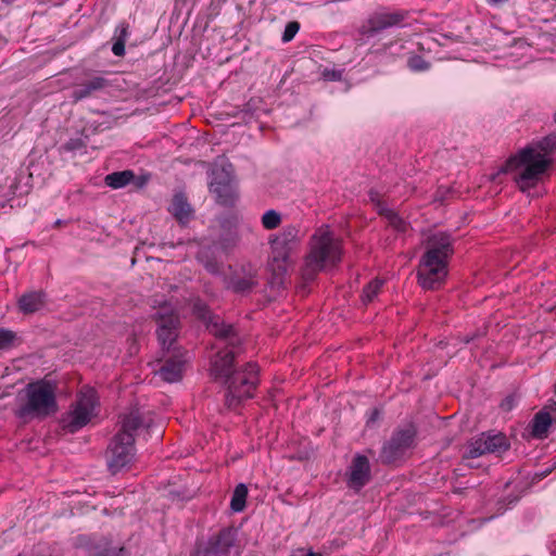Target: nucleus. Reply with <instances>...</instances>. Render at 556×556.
Segmentation results:
<instances>
[{
  "label": "nucleus",
  "instance_id": "1",
  "mask_svg": "<svg viewBox=\"0 0 556 556\" xmlns=\"http://www.w3.org/2000/svg\"><path fill=\"white\" fill-rule=\"evenodd\" d=\"M556 149V137L547 136L533 142L511 156L496 173L490 176L492 181L506 173L514 174V180L525 191L534 187L551 165V154Z\"/></svg>",
  "mask_w": 556,
  "mask_h": 556
},
{
  "label": "nucleus",
  "instance_id": "2",
  "mask_svg": "<svg viewBox=\"0 0 556 556\" xmlns=\"http://www.w3.org/2000/svg\"><path fill=\"white\" fill-rule=\"evenodd\" d=\"M233 351H224L216 354L212 362L211 372L216 379H224L228 386L226 404L236 407L241 400L253 396L258 383V368L254 363L247 364L241 371L232 370Z\"/></svg>",
  "mask_w": 556,
  "mask_h": 556
},
{
  "label": "nucleus",
  "instance_id": "3",
  "mask_svg": "<svg viewBox=\"0 0 556 556\" xmlns=\"http://www.w3.org/2000/svg\"><path fill=\"white\" fill-rule=\"evenodd\" d=\"M453 240L447 232H435L426 241V252L418 268L419 285L427 290L439 288L447 276V264L453 255Z\"/></svg>",
  "mask_w": 556,
  "mask_h": 556
},
{
  "label": "nucleus",
  "instance_id": "4",
  "mask_svg": "<svg viewBox=\"0 0 556 556\" xmlns=\"http://www.w3.org/2000/svg\"><path fill=\"white\" fill-rule=\"evenodd\" d=\"M309 250L301 274L304 280H313L320 271L334 267L342 258V242L328 225L318 227L309 239Z\"/></svg>",
  "mask_w": 556,
  "mask_h": 556
},
{
  "label": "nucleus",
  "instance_id": "5",
  "mask_svg": "<svg viewBox=\"0 0 556 556\" xmlns=\"http://www.w3.org/2000/svg\"><path fill=\"white\" fill-rule=\"evenodd\" d=\"M56 386L54 382L41 379L30 382L24 390V397L16 409V416L24 420L41 419L58 409Z\"/></svg>",
  "mask_w": 556,
  "mask_h": 556
},
{
  "label": "nucleus",
  "instance_id": "6",
  "mask_svg": "<svg viewBox=\"0 0 556 556\" xmlns=\"http://www.w3.org/2000/svg\"><path fill=\"white\" fill-rule=\"evenodd\" d=\"M141 426L138 412L124 416L121 431L113 438L106 452L109 470L115 475L127 467L135 457V432Z\"/></svg>",
  "mask_w": 556,
  "mask_h": 556
},
{
  "label": "nucleus",
  "instance_id": "7",
  "mask_svg": "<svg viewBox=\"0 0 556 556\" xmlns=\"http://www.w3.org/2000/svg\"><path fill=\"white\" fill-rule=\"evenodd\" d=\"M98 407L99 399L94 389L90 387L81 388L76 401L61 419L63 429L70 433L77 432L97 417Z\"/></svg>",
  "mask_w": 556,
  "mask_h": 556
},
{
  "label": "nucleus",
  "instance_id": "8",
  "mask_svg": "<svg viewBox=\"0 0 556 556\" xmlns=\"http://www.w3.org/2000/svg\"><path fill=\"white\" fill-rule=\"evenodd\" d=\"M302 235L296 225H287L279 232L269 236L271 262L275 270L286 273L291 264V255L301 243Z\"/></svg>",
  "mask_w": 556,
  "mask_h": 556
},
{
  "label": "nucleus",
  "instance_id": "9",
  "mask_svg": "<svg viewBox=\"0 0 556 556\" xmlns=\"http://www.w3.org/2000/svg\"><path fill=\"white\" fill-rule=\"evenodd\" d=\"M415 430L409 427L396 431L381 451L380 459L384 464H395L401 460L406 452L413 446Z\"/></svg>",
  "mask_w": 556,
  "mask_h": 556
},
{
  "label": "nucleus",
  "instance_id": "10",
  "mask_svg": "<svg viewBox=\"0 0 556 556\" xmlns=\"http://www.w3.org/2000/svg\"><path fill=\"white\" fill-rule=\"evenodd\" d=\"M157 339L163 350L169 351L177 338L178 316L172 304L165 303L155 314Z\"/></svg>",
  "mask_w": 556,
  "mask_h": 556
},
{
  "label": "nucleus",
  "instance_id": "11",
  "mask_svg": "<svg viewBox=\"0 0 556 556\" xmlns=\"http://www.w3.org/2000/svg\"><path fill=\"white\" fill-rule=\"evenodd\" d=\"M506 437L502 433L488 434L482 433L469 442L465 458H477L485 454L502 453L508 448Z\"/></svg>",
  "mask_w": 556,
  "mask_h": 556
},
{
  "label": "nucleus",
  "instance_id": "12",
  "mask_svg": "<svg viewBox=\"0 0 556 556\" xmlns=\"http://www.w3.org/2000/svg\"><path fill=\"white\" fill-rule=\"evenodd\" d=\"M193 313L206 323V327L211 333L220 339H228L230 344H233L237 339L233 336V328L231 325L224 324L218 317L211 315V312L205 303L197 300L193 303Z\"/></svg>",
  "mask_w": 556,
  "mask_h": 556
},
{
  "label": "nucleus",
  "instance_id": "13",
  "mask_svg": "<svg viewBox=\"0 0 556 556\" xmlns=\"http://www.w3.org/2000/svg\"><path fill=\"white\" fill-rule=\"evenodd\" d=\"M188 362L189 356L186 351L174 349L173 354L164 361L156 374L166 382H177L182 378Z\"/></svg>",
  "mask_w": 556,
  "mask_h": 556
},
{
  "label": "nucleus",
  "instance_id": "14",
  "mask_svg": "<svg viewBox=\"0 0 556 556\" xmlns=\"http://www.w3.org/2000/svg\"><path fill=\"white\" fill-rule=\"evenodd\" d=\"M346 483L350 489L359 491L370 480V464L366 456L355 455L346 471Z\"/></svg>",
  "mask_w": 556,
  "mask_h": 556
},
{
  "label": "nucleus",
  "instance_id": "15",
  "mask_svg": "<svg viewBox=\"0 0 556 556\" xmlns=\"http://www.w3.org/2000/svg\"><path fill=\"white\" fill-rule=\"evenodd\" d=\"M211 190L216 193L223 203L230 191V182L232 179V165L223 162L219 166L216 164L212 170Z\"/></svg>",
  "mask_w": 556,
  "mask_h": 556
},
{
  "label": "nucleus",
  "instance_id": "16",
  "mask_svg": "<svg viewBox=\"0 0 556 556\" xmlns=\"http://www.w3.org/2000/svg\"><path fill=\"white\" fill-rule=\"evenodd\" d=\"M371 202L375 203V207L379 215L383 216L388 222L389 226L397 232H405L408 228V224L397 215L396 212L387 207L380 200L379 194L375 191L369 193Z\"/></svg>",
  "mask_w": 556,
  "mask_h": 556
},
{
  "label": "nucleus",
  "instance_id": "17",
  "mask_svg": "<svg viewBox=\"0 0 556 556\" xmlns=\"http://www.w3.org/2000/svg\"><path fill=\"white\" fill-rule=\"evenodd\" d=\"M108 87V81L103 77L96 76L85 83L78 85L71 93L74 102L81 101L93 96L96 92Z\"/></svg>",
  "mask_w": 556,
  "mask_h": 556
},
{
  "label": "nucleus",
  "instance_id": "18",
  "mask_svg": "<svg viewBox=\"0 0 556 556\" xmlns=\"http://www.w3.org/2000/svg\"><path fill=\"white\" fill-rule=\"evenodd\" d=\"M403 21V15L397 12L376 13L368 20V33L374 34L399 25Z\"/></svg>",
  "mask_w": 556,
  "mask_h": 556
},
{
  "label": "nucleus",
  "instance_id": "19",
  "mask_svg": "<svg viewBox=\"0 0 556 556\" xmlns=\"http://www.w3.org/2000/svg\"><path fill=\"white\" fill-rule=\"evenodd\" d=\"M172 215L182 225L189 223L193 217V210L184 193H176L169 205Z\"/></svg>",
  "mask_w": 556,
  "mask_h": 556
},
{
  "label": "nucleus",
  "instance_id": "20",
  "mask_svg": "<svg viewBox=\"0 0 556 556\" xmlns=\"http://www.w3.org/2000/svg\"><path fill=\"white\" fill-rule=\"evenodd\" d=\"M45 304V294L41 292H28L21 296L18 301L20 309L25 313H34L40 309Z\"/></svg>",
  "mask_w": 556,
  "mask_h": 556
},
{
  "label": "nucleus",
  "instance_id": "21",
  "mask_svg": "<svg viewBox=\"0 0 556 556\" xmlns=\"http://www.w3.org/2000/svg\"><path fill=\"white\" fill-rule=\"evenodd\" d=\"M552 424V417L547 412H539L532 421V434L536 438H545Z\"/></svg>",
  "mask_w": 556,
  "mask_h": 556
},
{
  "label": "nucleus",
  "instance_id": "22",
  "mask_svg": "<svg viewBox=\"0 0 556 556\" xmlns=\"http://www.w3.org/2000/svg\"><path fill=\"white\" fill-rule=\"evenodd\" d=\"M233 545V536L229 530H223L218 533L215 541L212 543V553L215 556L225 554Z\"/></svg>",
  "mask_w": 556,
  "mask_h": 556
},
{
  "label": "nucleus",
  "instance_id": "23",
  "mask_svg": "<svg viewBox=\"0 0 556 556\" xmlns=\"http://www.w3.org/2000/svg\"><path fill=\"white\" fill-rule=\"evenodd\" d=\"M134 177L135 175L131 170H123L109 174L104 180L109 187L119 189L127 186Z\"/></svg>",
  "mask_w": 556,
  "mask_h": 556
},
{
  "label": "nucleus",
  "instance_id": "24",
  "mask_svg": "<svg viewBox=\"0 0 556 556\" xmlns=\"http://www.w3.org/2000/svg\"><path fill=\"white\" fill-rule=\"evenodd\" d=\"M128 37V29L125 24H121L115 30V42L112 46V52L116 56H122L125 53V42Z\"/></svg>",
  "mask_w": 556,
  "mask_h": 556
},
{
  "label": "nucleus",
  "instance_id": "25",
  "mask_svg": "<svg viewBox=\"0 0 556 556\" xmlns=\"http://www.w3.org/2000/svg\"><path fill=\"white\" fill-rule=\"evenodd\" d=\"M247 495L248 488L243 483L238 484L233 491L230 503L233 511H242L244 509Z\"/></svg>",
  "mask_w": 556,
  "mask_h": 556
},
{
  "label": "nucleus",
  "instance_id": "26",
  "mask_svg": "<svg viewBox=\"0 0 556 556\" xmlns=\"http://www.w3.org/2000/svg\"><path fill=\"white\" fill-rule=\"evenodd\" d=\"M281 222L282 216L276 210H268L261 217L262 226L266 230L277 229L280 226Z\"/></svg>",
  "mask_w": 556,
  "mask_h": 556
},
{
  "label": "nucleus",
  "instance_id": "27",
  "mask_svg": "<svg viewBox=\"0 0 556 556\" xmlns=\"http://www.w3.org/2000/svg\"><path fill=\"white\" fill-rule=\"evenodd\" d=\"M384 281L376 278L371 280L363 290L362 300L365 304L370 303L379 294Z\"/></svg>",
  "mask_w": 556,
  "mask_h": 556
},
{
  "label": "nucleus",
  "instance_id": "28",
  "mask_svg": "<svg viewBox=\"0 0 556 556\" xmlns=\"http://www.w3.org/2000/svg\"><path fill=\"white\" fill-rule=\"evenodd\" d=\"M407 65L413 72H424L430 66L429 63L420 55H412L407 61Z\"/></svg>",
  "mask_w": 556,
  "mask_h": 556
},
{
  "label": "nucleus",
  "instance_id": "29",
  "mask_svg": "<svg viewBox=\"0 0 556 556\" xmlns=\"http://www.w3.org/2000/svg\"><path fill=\"white\" fill-rule=\"evenodd\" d=\"M299 29H300V25L298 22L288 23L285 28V31L282 34V41L283 42L291 41L294 38V36L296 35V33L299 31Z\"/></svg>",
  "mask_w": 556,
  "mask_h": 556
},
{
  "label": "nucleus",
  "instance_id": "30",
  "mask_svg": "<svg viewBox=\"0 0 556 556\" xmlns=\"http://www.w3.org/2000/svg\"><path fill=\"white\" fill-rule=\"evenodd\" d=\"M15 339V334L5 329H0V350L10 348Z\"/></svg>",
  "mask_w": 556,
  "mask_h": 556
},
{
  "label": "nucleus",
  "instance_id": "31",
  "mask_svg": "<svg viewBox=\"0 0 556 556\" xmlns=\"http://www.w3.org/2000/svg\"><path fill=\"white\" fill-rule=\"evenodd\" d=\"M516 404V399L514 395H509L507 397H505L502 403H501V407L504 409V410H511L514 408Z\"/></svg>",
  "mask_w": 556,
  "mask_h": 556
},
{
  "label": "nucleus",
  "instance_id": "32",
  "mask_svg": "<svg viewBox=\"0 0 556 556\" xmlns=\"http://www.w3.org/2000/svg\"><path fill=\"white\" fill-rule=\"evenodd\" d=\"M81 147H83V142L79 139H72L68 142H66V144H65L66 150H70V151L79 149Z\"/></svg>",
  "mask_w": 556,
  "mask_h": 556
},
{
  "label": "nucleus",
  "instance_id": "33",
  "mask_svg": "<svg viewBox=\"0 0 556 556\" xmlns=\"http://www.w3.org/2000/svg\"><path fill=\"white\" fill-rule=\"evenodd\" d=\"M252 285H253V282L250 280H242V281H238L235 285V289L237 291H245V290L250 289L252 287Z\"/></svg>",
  "mask_w": 556,
  "mask_h": 556
},
{
  "label": "nucleus",
  "instance_id": "34",
  "mask_svg": "<svg viewBox=\"0 0 556 556\" xmlns=\"http://www.w3.org/2000/svg\"><path fill=\"white\" fill-rule=\"evenodd\" d=\"M324 76L329 80H339L341 79V72L337 71H325Z\"/></svg>",
  "mask_w": 556,
  "mask_h": 556
},
{
  "label": "nucleus",
  "instance_id": "35",
  "mask_svg": "<svg viewBox=\"0 0 556 556\" xmlns=\"http://www.w3.org/2000/svg\"><path fill=\"white\" fill-rule=\"evenodd\" d=\"M380 417V412L378 409H372L370 412V415L368 417V420L367 422L370 424V422H375L378 418Z\"/></svg>",
  "mask_w": 556,
  "mask_h": 556
},
{
  "label": "nucleus",
  "instance_id": "36",
  "mask_svg": "<svg viewBox=\"0 0 556 556\" xmlns=\"http://www.w3.org/2000/svg\"><path fill=\"white\" fill-rule=\"evenodd\" d=\"M94 556H119V554L114 549H106L104 552L98 553Z\"/></svg>",
  "mask_w": 556,
  "mask_h": 556
},
{
  "label": "nucleus",
  "instance_id": "37",
  "mask_svg": "<svg viewBox=\"0 0 556 556\" xmlns=\"http://www.w3.org/2000/svg\"><path fill=\"white\" fill-rule=\"evenodd\" d=\"M306 556H321V555H320V554H317V553H313V552H311V553H308Z\"/></svg>",
  "mask_w": 556,
  "mask_h": 556
},
{
  "label": "nucleus",
  "instance_id": "38",
  "mask_svg": "<svg viewBox=\"0 0 556 556\" xmlns=\"http://www.w3.org/2000/svg\"><path fill=\"white\" fill-rule=\"evenodd\" d=\"M7 4H12L15 0H2Z\"/></svg>",
  "mask_w": 556,
  "mask_h": 556
},
{
  "label": "nucleus",
  "instance_id": "39",
  "mask_svg": "<svg viewBox=\"0 0 556 556\" xmlns=\"http://www.w3.org/2000/svg\"><path fill=\"white\" fill-rule=\"evenodd\" d=\"M61 224H62V220H60V219H58V220L55 222V226H59V225H61Z\"/></svg>",
  "mask_w": 556,
  "mask_h": 556
}]
</instances>
